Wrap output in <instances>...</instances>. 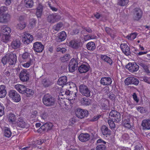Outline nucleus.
<instances>
[{"label":"nucleus","instance_id":"nucleus-1","mask_svg":"<svg viewBox=\"0 0 150 150\" xmlns=\"http://www.w3.org/2000/svg\"><path fill=\"white\" fill-rule=\"evenodd\" d=\"M17 61V56L16 54L12 52L7 54L1 59V62L4 65L7 62L10 65H14Z\"/></svg>","mask_w":150,"mask_h":150},{"label":"nucleus","instance_id":"nucleus-2","mask_svg":"<svg viewBox=\"0 0 150 150\" xmlns=\"http://www.w3.org/2000/svg\"><path fill=\"white\" fill-rule=\"evenodd\" d=\"M42 102L46 106L48 107L54 106L55 103L54 98L49 95H46L42 98Z\"/></svg>","mask_w":150,"mask_h":150},{"label":"nucleus","instance_id":"nucleus-3","mask_svg":"<svg viewBox=\"0 0 150 150\" xmlns=\"http://www.w3.org/2000/svg\"><path fill=\"white\" fill-rule=\"evenodd\" d=\"M80 92L82 95L86 97H89L91 96V91L84 84L80 85L79 86Z\"/></svg>","mask_w":150,"mask_h":150},{"label":"nucleus","instance_id":"nucleus-4","mask_svg":"<svg viewBox=\"0 0 150 150\" xmlns=\"http://www.w3.org/2000/svg\"><path fill=\"white\" fill-rule=\"evenodd\" d=\"M8 96L15 102H18L21 100L20 95L15 90H11L9 91Z\"/></svg>","mask_w":150,"mask_h":150},{"label":"nucleus","instance_id":"nucleus-5","mask_svg":"<svg viewBox=\"0 0 150 150\" xmlns=\"http://www.w3.org/2000/svg\"><path fill=\"white\" fill-rule=\"evenodd\" d=\"M133 117L130 116H125L123 119L122 123L125 127L130 128L132 126Z\"/></svg>","mask_w":150,"mask_h":150},{"label":"nucleus","instance_id":"nucleus-6","mask_svg":"<svg viewBox=\"0 0 150 150\" xmlns=\"http://www.w3.org/2000/svg\"><path fill=\"white\" fill-rule=\"evenodd\" d=\"M109 116L115 122H118L121 120L120 113L116 111L112 110L110 113Z\"/></svg>","mask_w":150,"mask_h":150},{"label":"nucleus","instance_id":"nucleus-7","mask_svg":"<svg viewBox=\"0 0 150 150\" xmlns=\"http://www.w3.org/2000/svg\"><path fill=\"white\" fill-rule=\"evenodd\" d=\"M88 112L85 110H83L80 108H77L76 110L75 114L76 116L78 118L82 119L88 115Z\"/></svg>","mask_w":150,"mask_h":150},{"label":"nucleus","instance_id":"nucleus-8","mask_svg":"<svg viewBox=\"0 0 150 150\" xmlns=\"http://www.w3.org/2000/svg\"><path fill=\"white\" fill-rule=\"evenodd\" d=\"M78 65L77 60L74 58L72 59L68 65L69 71L72 72L75 71L78 67Z\"/></svg>","mask_w":150,"mask_h":150},{"label":"nucleus","instance_id":"nucleus-9","mask_svg":"<svg viewBox=\"0 0 150 150\" xmlns=\"http://www.w3.org/2000/svg\"><path fill=\"white\" fill-rule=\"evenodd\" d=\"M29 74L26 70L23 69L21 71L19 75L21 80L23 82L28 81L29 79Z\"/></svg>","mask_w":150,"mask_h":150},{"label":"nucleus","instance_id":"nucleus-10","mask_svg":"<svg viewBox=\"0 0 150 150\" xmlns=\"http://www.w3.org/2000/svg\"><path fill=\"white\" fill-rule=\"evenodd\" d=\"M125 84L127 85L133 84L137 85L139 82V80L137 78L133 77H128L126 78L125 81Z\"/></svg>","mask_w":150,"mask_h":150},{"label":"nucleus","instance_id":"nucleus-11","mask_svg":"<svg viewBox=\"0 0 150 150\" xmlns=\"http://www.w3.org/2000/svg\"><path fill=\"white\" fill-rule=\"evenodd\" d=\"M53 126L52 124L51 123H46L43 125L38 130V132H42L43 131H48L51 130Z\"/></svg>","mask_w":150,"mask_h":150},{"label":"nucleus","instance_id":"nucleus-12","mask_svg":"<svg viewBox=\"0 0 150 150\" xmlns=\"http://www.w3.org/2000/svg\"><path fill=\"white\" fill-rule=\"evenodd\" d=\"M44 48V47L41 42H36L33 44V49L37 52H42Z\"/></svg>","mask_w":150,"mask_h":150},{"label":"nucleus","instance_id":"nucleus-13","mask_svg":"<svg viewBox=\"0 0 150 150\" xmlns=\"http://www.w3.org/2000/svg\"><path fill=\"white\" fill-rule=\"evenodd\" d=\"M23 37L22 41L25 44H28L30 42H31L33 40V35L26 33H25Z\"/></svg>","mask_w":150,"mask_h":150},{"label":"nucleus","instance_id":"nucleus-14","mask_svg":"<svg viewBox=\"0 0 150 150\" xmlns=\"http://www.w3.org/2000/svg\"><path fill=\"white\" fill-rule=\"evenodd\" d=\"M134 18L135 20L138 21L142 17V12L139 8H136L133 10Z\"/></svg>","mask_w":150,"mask_h":150},{"label":"nucleus","instance_id":"nucleus-15","mask_svg":"<svg viewBox=\"0 0 150 150\" xmlns=\"http://www.w3.org/2000/svg\"><path fill=\"white\" fill-rule=\"evenodd\" d=\"M139 66L135 63H129L127 66V68L132 72L137 71L139 69Z\"/></svg>","mask_w":150,"mask_h":150},{"label":"nucleus","instance_id":"nucleus-16","mask_svg":"<svg viewBox=\"0 0 150 150\" xmlns=\"http://www.w3.org/2000/svg\"><path fill=\"white\" fill-rule=\"evenodd\" d=\"M112 81V79L109 77H103L100 80L101 84L104 86L110 85L111 84Z\"/></svg>","mask_w":150,"mask_h":150},{"label":"nucleus","instance_id":"nucleus-17","mask_svg":"<svg viewBox=\"0 0 150 150\" xmlns=\"http://www.w3.org/2000/svg\"><path fill=\"white\" fill-rule=\"evenodd\" d=\"M120 47L122 51L126 55L128 56L130 54L129 48L126 44H121Z\"/></svg>","mask_w":150,"mask_h":150},{"label":"nucleus","instance_id":"nucleus-18","mask_svg":"<svg viewBox=\"0 0 150 150\" xmlns=\"http://www.w3.org/2000/svg\"><path fill=\"white\" fill-rule=\"evenodd\" d=\"M11 18L10 15L8 13L0 15V23H6L9 21Z\"/></svg>","mask_w":150,"mask_h":150},{"label":"nucleus","instance_id":"nucleus-19","mask_svg":"<svg viewBox=\"0 0 150 150\" xmlns=\"http://www.w3.org/2000/svg\"><path fill=\"white\" fill-rule=\"evenodd\" d=\"M90 135L87 133H81L79 137V140L82 142H85L90 139Z\"/></svg>","mask_w":150,"mask_h":150},{"label":"nucleus","instance_id":"nucleus-20","mask_svg":"<svg viewBox=\"0 0 150 150\" xmlns=\"http://www.w3.org/2000/svg\"><path fill=\"white\" fill-rule=\"evenodd\" d=\"M90 66L88 64H82L79 67L78 70L81 73H84L87 72Z\"/></svg>","mask_w":150,"mask_h":150},{"label":"nucleus","instance_id":"nucleus-21","mask_svg":"<svg viewBox=\"0 0 150 150\" xmlns=\"http://www.w3.org/2000/svg\"><path fill=\"white\" fill-rule=\"evenodd\" d=\"M16 125L17 126L24 128L25 127L26 123L25 122L24 119L20 117L18 118L16 122Z\"/></svg>","mask_w":150,"mask_h":150},{"label":"nucleus","instance_id":"nucleus-22","mask_svg":"<svg viewBox=\"0 0 150 150\" xmlns=\"http://www.w3.org/2000/svg\"><path fill=\"white\" fill-rule=\"evenodd\" d=\"M21 43L18 39L13 40L11 43L12 48L14 49H16L20 47Z\"/></svg>","mask_w":150,"mask_h":150},{"label":"nucleus","instance_id":"nucleus-23","mask_svg":"<svg viewBox=\"0 0 150 150\" xmlns=\"http://www.w3.org/2000/svg\"><path fill=\"white\" fill-rule=\"evenodd\" d=\"M67 37L66 33L64 31L59 33L58 37L56 38V41L58 42H61L64 40Z\"/></svg>","mask_w":150,"mask_h":150},{"label":"nucleus","instance_id":"nucleus-24","mask_svg":"<svg viewBox=\"0 0 150 150\" xmlns=\"http://www.w3.org/2000/svg\"><path fill=\"white\" fill-rule=\"evenodd\" d=\"M43 6L41 3H39L36 8V15L38 18H40L42 15L43 11Z\"/></svg>","mask_w":150,"mask_h":150},{"label":"nucleus","instance_id":"nucleus-25","mask_svg":"<svg viewBox=\"0 0 150 150\" xmlns=\"http://www.w3.org/2000/svg\"><path fill=\"white\" fill-rule=\"evenodd\" d=\"M101 132L104 135H111V131L105 125H103L101 128Z\"/></svg>","mask_w":150,"mask_h":150},{"label":"nucleus","instance_id":"nucleus-26","mask_svg":"<svg viewBox=\"0 0 150 150\" xmlns=\"http://www.w3.org/2000/svg\"><path fill=\"white\" fill-rule=\"evenodd\" d=\"M15 88L20 93L23 94L25 93V87L22 85L17 84L15 86Z\"/></svg>","mask_w":150,"mask_h":150},{"label":"nucleus","instance_id":"nucleus-27","mask_svg":"<svg viewBox=\"0 0 150 150\" xmlns=\"http://www.w3.org/2000/svg\"><path fill=\"white\" fill-rule=\"evenodd\" d=\"M1 30L3 35H9L11 33L10 28L5 25L1 27Z\"/></svg>","mask_w":150,"mask_h":150},{"label":"nucleus","instance_id":"nucleus-28","mask_svg":"<svg viewBox=\"0 0 150 150\" xmlns=\"http://www.w3.org/2000/svg\"><path fill=\"white\" fill-rule=\"evenodd\" d=\"M42 84L45 88L49 87L52 84V82L49 79H43L41 81Z\"/></svg>","mask_w":150,"mask_h":150},{"label":"nucleus","instance_id":"nucleus-29","mask_svg":"<svg viewBox=\"0 0 150 150\" xmlns=\"http://www.w3.org/2000/svg\"><path fill=\"white\" fill-rule=\"evenodd\" d=\"M142 125L144 129H150V120H144L142 122Z\"/></svg>","mask_w":150,"mask_h":150},{"label":"nucleus","instance_id":"nucleus-30","mask_svg":"<svg viewBox=\"0 0 150 150\" xmlns=\"http://www.w3.org/2000/svg\"><path fill=\"white\" fill-rule=\"evenodd\" d=\"M6 87L4 85L0 86V98H3L6 96Z\"/></svg>","mask_w":150,"mask_h":150},{"label":"nucleus","instance_id":"nucleus-31","mask_svg":"<svg viewBox=\"0 0 150 150\" xmlns=\"http://www.w3.org/2000/svg\"><path fill=\"white\" fill-rule=\"evenodd\" d=\"M79 43L76 40H73L70 42L69 45L73 48L77 49L80 46Z\"/></svg>","mask_w":150,"mask_h":150},{"label":"nucleus","instance_id":"nucleus-32","mask_svg":"<svg viewBox=\"0 0 150 150\" xmlns=\"http://www.w3.org/2000/svg\"><path fill=\"white\" fill-rule=\"evenodd\" d=\"M67 81V78L65 76H63L60 77L58 81V84L60 86L64 85L66 84Z\"/></svg>","mask_w":150,"mask_h":150},{"label":"nucleus","instance_id":"nucleus-33","mask_svg":"<svg viewBox=\"0 0 150 150\" xmlns=\"http://www.w3.org/2000/svg\"><path fill=\"white\" fill-rule=\"evenodd\" d=\"M100 58L102 59L107 62L111 66L112 64V61L109 57L105 55H101Z\"/></svg>","mask_w":150,"mask_h":150},{"label":"nucleus","instance_id":"nucleus-34","mask_svg":"<svg viewBox=\"0 0 150 150\" xmlns=\"http://www.w3.org/2000/svg\"><path fill=\"white\" fill-rule=\"evenodd\" d=\"M107 101L105 99H101L99 102L98 105L99 106L101 107L103 110H106L107 108L106 103Z\"/></svg>","mask_w":150,"mask_h":150},{"label":"nucleus","instance_id":"nucleus-35","mask_svg":"<svg viewBox=\"0 0 150 150\" xmlns=\"http://www.w3.org/2000/svg\"><path fill=\"white\" fill-rule=\"evenodd\" d=\"M86 47L88 50L91 51H94L96 48V46L93 42H88L86 45Z\"/></svg>","mask_w":150,"mask_h":150},{"label":"nucleus","instance_id":"nucleus-36","mask_svg":"<svg viewBox=\"0 0 150 150\" xmlns=\"http://www.w3.org/2000/svg\"><path fill=\"white\" fill-rule=\"evenodd\" d=\"M8 120L9 122L13 123L16 120V117L15 115L13 113H10L8 116Z\"/></svg>","mask_w":150,"mask_h":150},{"label":"nucleus","instance_id":"nucleus-37","mask_svg":"<svg viewBox=\"0 0 150 150\" xmlns=\"http://www.w3.org/2000/svg\"><path fill=\"white\" fill-rule=\"evenodd\" d=\"M24 3L25 7L30 8L33 6L34 2L33 0H24Z\"/></svg>","mask_w":150,"mask_h":150},{"label":"nucleus","instance_id":"nucleus-38","mask_svg":"<svg viewBox=\"0 0 150 150\" xmlns=\"http://www.w3.org/2000/svg\"><path fill=\"white\" fill-rule=\"evenodd\" d=\"M25 93L24 94L27 97H30L33 96L34 93V91L32 89L26 88L25 90Z\"/></svg>","mask_w":150,"mask_h":150},{"label":"nucleus","instance_id":"nucleus-39","mask_svg":"<svg viewBox=\"0 0 150 150\" xmlns=\"http://www.w3.org/2000/svg\"><path fill=\"white\" fill-rule=\"evenodd\" d=\"M81 104L83 105H89L91 103L90 100L86 98H83L81 100Z\"/></svg>","mask_w":150,"mask_h":150},{"label":"nucleus","instance_id":"nucleus-40","mask_svg":"<svg viewBox=\"0 0 150 150\" xmlns=\"http://www.w3.org/2000/svg\"><path fill=\"white\" fill-rule=\"evenodd\" d=\"M4 134L5 136L10 137L11 135V132L10 129L8 127H5L4 129Z\"/></svg>","mask_w":150,"mask_h":150},{"label":"nucleus","instance_id":"nucleus-41","mask_svg":"<svg viewBox=\"0 0 150 150\" xmlns=\"http://www.w3.org/2000/svg\"><path fill=\"white\" fill-rule=\"evenodd\" d=\"M30 57V54L27 52L24 53L22 55V59L25 61L31 60Z\"/></svg>","mask_w":150,"mask_h":150},{"label":"nucleus","instance_id":"nucleus-42","mask_svg":"<svg viewBox=\"0 0 150 150\" xmlns=\"http://www.w3.org/2000/svg\"><path fill=\"white\" fill-rule=\"evenodd\" d=\"M129 0H119L117 4L121 6H126L129 2Z\"/></svg>","mask_w":150,"mask_h":150},{"label":"nucleus","instance_id":"nucleus-43","mask_svg":"<svg viewBox=\"0 0 150 150\" xmlns=\"http://www.w3.org/2000/svg\"><path fill=\"white\" fill-rule=\"evenodd\" d=\"M54 15H50L47 17V20L50 23H53L55 21V19L54 18Z\"/></svg>","mask_w":150,"mask_h":150},{"label":"nucleus","instance_id":"nucleus-44","mask_svg":"<svg viewBox=\"0 0 150 150\" xmlns=\"http://www.w3.org/2000/svg\"><path fill=\"white\" fill-rule=\"evenodd\" d=\"M70 58V55L69 54H66L64 56L60 58V60L62 62H65L67 61Z\"/></svg>","mask_w":150,"mask_h":150},{"label":"nucleus","instance_id":"nucleus-45","mask_svg":"<svg viewBox=\"0 0 150 150\" xmlns=\"http://www.w3.org/2000/svg\"><path fill=\"white\" fill-rule=\"evenodd\" d=\"M36 20L34 18H32L30 21V27L31 28H32L35 26L36 24Z\"/></svg>","mask_w":150,"mask_h":150},{"label":"nucleus","instance_id":"nucleus-46","mask_svg":"<svg viewBox=\"0 0 150 150\" xmlns=\"http://www.w3.org/2000/svg\"><path fill=\"white\" fill-rule=\"evenodd\" d=\"M67 87L70 88H72L74 90H76V84L74 83L70 82L67 84Z\"/></svg>","mask_w":150,"mask_h":150},{"label":"nucleus","instance_id":"nucleus-47","mask_svg":"<svg viewBox=\"0 0 150 150\" xmlns=\"http://www.w3.org/2000/svg\"><path fill=\"white\" fill-rule=\"evenodd\" d=\"M63 24L62 22H59L54 27V29L56 31H58L63 26Z\"/></svg>","mask_w":150,"mask_h":150},{"label":"nucleus","instance_id":"nucleus-48","mask_svg":"<svg viewBox=\"0 0 150 150\" xmlns=\"http://www.w3.org/2000/svg\"><path fill=\"white\" fill-rule=\"evenodd\" d=\"M96 150H106V146L103 144H98L96 148Z\"/></svg>","mask_w":150,"mask_h":150},{"label":"nucleus","instance_id":"nucleus-49","mask_svg":"<svg viewBox=\"0 0 150 150\" xmlns=\"http://www.w3.org/2000/svg\"><path fill=\"white\" fill-rule=\"evenodd\" d=\"M25 27V24L23 22L18 23L16 25L17 29L20 30H22Z\"/></svg>","mask_w":150,"mask_h":150},{"label":"nucleus","instance_id":"nucleus-50","mask_svg":"<svg viewBox=\"0 0 150 150\" xmlns=\"http://www.w3.org/2000/svg\"><path fill=\"white\" fill-rule=\"evenodd\" d=\"M9 40V35H3V41L5 43H7Z\"/></svg>","mask_w":150,"mask_h":150},{"label":"nucleus","instance_id":"nucleus-51","mask_svg":"<svg viewBox=\"0 0 150 150\" xmlns=\"http://www.w3.org/2000/svg\"><path fill=\"white\" fill-rule=\"evenodd\" d=\"M142 80L145 82L150 84V78L146 76H143L141 77Z\"/></svg>","mask_w":150,"mask_h":150},{"label":"nucleus","instance_id":"nucleus-52","mask_svg":"<svg viewBox=\"0 0 150 150\" xmlns=\"http://www.w3.org/2000/svg\"><path fill=\"white\" fill-rule=\"evenodd\" d=\"M109 34L110 35L111 38L112 39H114L116 36L115 31L112 29Z\"/></svg>","mask_w":150,"mask_h":150},{"label":"nucleus","instance_id":"nucleus-53","mask_svg":"<svg viewBox=\"0 0 150 150\" xmlns=\"http://www.w3.org/2000/svg\"><path fill=\"white\" fill-rule=\"evenodd\" d=\"M4 107L0 103V116H2L4 113Z\"/></svg>","mask_w":150,"mask_h":150},{"label":"nucleus","instance_id":"nucleus-54","mask_svg":"<svg viewBox=\"0 0 150 150\" xmlns=\"http://www.w3.org/2000/svg\"><path fill=\"white\" fill-rule=\"evenodd\" d=\"M108 123L110 126L112 128H114L115 127V124L112 120H108Z\"/></svg>","mask_w":150,"mask_h":150},{"label":"nucleus","instance_id":"nucleus-55","mask_svg":"<svg viewBox=\"0 0 150 150\" xmlns=\"http://www.w3.org/2000/svg\"><path fill=\"white\" fill-rule=\"evenodd\" d=\"M122 137L123 140L126 141L129 139V137L127 134L124 133L122 135Z\"/></svg>","mask_w":150,"mask_h":150},{"label":"nucleus","instance_id":"nucleus-56","mask_svg":"<svg viewBox=\"0 0 150 150\" xmlns=\"http://www.w3.org/2000/svg\"><path fill=\"white\" fill-rule=\"evenodd\" d=\"M134 150H143V148L141 144H139L136 146Z\"/></svg>","mask_w":150,"mask_h":150},{"label":"nucleus","instance_id":"nucleus-57","mask_svg":"<svg viewBox=\"0 0 150 150\" xmlns=\"http://www.w3.org/2000/svg\"><path fill=\"white\" fill-rule=\"evenodd\" d=\"M7 10V8L5 6H1L0 7V13L4 12Z\"/></svg>","mask_w":150,"mask_h":150},{"label":"nucleus","instance_id":"nucleus-58","mask_svg":"<svg viewBox=\"0 0 150 150\" xmlns=\"http://www.w3.org/2000/svg\"><path fill=\"white\" fill-rule=\"evenodd\" d=\"M138 64L140 66H141L144 69H146V67H147V66L144 64V63L142 62H139L138 63Z\"/></svg>","mask_w":150,"mask_h":150},{"label":"nucleus","instance_id":"nucleus-59","mask_svg":"<svg viewBox=\"0 0 150 150\" xmlns=\"http://www.w3.org/2000/svg\"><path fill=\"white\" fill-rule=\"evenodd\" d=\"M100 117V115H96L94 116L90 121L91 122L96 121Z\"/></svg>","mask_w":150,"mask_h":150},{"label":"nucleus","instance_id":"nucleus-60","mask_svg":"<svg viewBox=\"0 0 150 150\" xmlns=\"http://www.w3.org/2000/svg\"><path fill=\"white\" fill-rule=\"evenodd\" d=\"M108 97L112 101L114 100L115 98V96L114 94L112 93H110L109 94Z\"/></svg>","mask_w":150,"mask_h":150},{"label":"nucleus","instance_id":"nucleus-61","mask_svg":"<svg viewBox=\"0 0 150 150\" xmlns=\"http://www.w3.org/2000/svg\"><path fill=\"white\" fill-rule=\"evenodd\" d=\"M28 61V62L27 63L23 64V66L24 67H28L30 65L31 60Z\"/></svg>","mask_w":150,"mask_h":150},{"label":"nucleus","instance_id":"nucleus-62","mask_svg":"<svg viewBox=\"0 0 150 150\" xmlns=\"http://www.w3.org/2000/svg\"><path fill=\"white\" fill-rule=\"evenodd\" d=\"M137 110L138 111H139L141 113L144 112L145 110L142 107L139 106L137 108Z\"/></svg>","mask_w":150,"mask_h":150},{"label":"nucleus","instance_id":"nucleus-63","mask_svg":"<svg viewBox=\"0 0 150 150\" xmlns=\"http://www.w3.org/2000/svg\"><path fill=\"white\" fill-rule=\"evenodd\" d=\"M133 97L134 100L138 102L139 101V99L137 98V96L135 93H134L133 95Z\"/></svg>","mask_w":150,"mask_h":150},{"label":"nucleus","instance_id":"nucleus-64","mask_svg":"<svg viewBox=\"0 0 150 150\" xmlns=\"http://www.w3.org/2000/svg\"><path fill=\"white\" fill-rule=\"evenodd\" d=\"M137 35L135 33H133L130 35V37L131 40L134 39L136 37Z\"/></svg>","mask_w":150,"mask_h":150}]
</instances>
